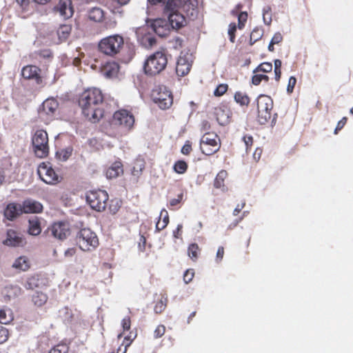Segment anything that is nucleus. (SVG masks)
I'll return each mask as SVG.
<instances>
[{
    "label": "nucleus",
    "mask_w": 353,
    "mask_h": 353,
    "mask_svg": "<svg viewBox=\"0 0 353 353\" xmlns=\"http://www.w3.org/2000/svg\"><path fill=\"white\" fill-rule=\"evenodd\" d=\"M104 97L101 90L92 88L84 90L80 95L79 105L83 115L90 121H99L104 114Z\"/></svg>",
    "instance_id": "1"
},
{
    "label": "nucleus",
    "mask_w": 353,
    "mask_h": 353,
    "mask_svg": "<svg viewBox=\"0 0 353 353\" xmlns=\"http://www.w3.org/2000/svg\"><path fill=\"white\" fill-rule=\"evenodd\" d=\"M134 122V117L130 111L120 109L114 112L110 124L116 134L122 136L128 134L133 128Z\"/></svg>",
    "instance_id": "2"
},
{
    "label": "nucleus",
    "mask_w": 353,
    "mask_h": 353,
    "mask_svg": "<svg viewBox=\"0 0 353 353\" xmlns=\"http://www.w3.org/2000/svg\"><path fill=\"white\" fill-rule=\"evenodd\" d=\"M168 64V56L164 51H157L145 61L143 71L147 76L154 77L163 72Z\"/></svg>",
    "instance_id": "3"
},
{
    "label": "nucleus",
    "mask_w": 353,
    "mask_h": 353,
    "mask_svg": "<svg viewBox=\"0 0 353 353\" xmlns=\"http://www.w3.org/2000/svg\"><path fill=\"white\" fill-rule=\"evenodd\" d=\"M76 245L84 252H92L99 245L97 234L88 228L79 230L74 239Z\"/></svg>",
    "instance_id": "4"
},
{
    "label": "nucleus",
    "mask_w": 353,
    "mask_h": 353,
    "mask_svg": "<svg viewBox=\"0 0 353 353\" xmlns=\"http://www.w3.org/2000/svg\"><path fill=\"white\" fill-rule=\"evenodd\" d=\"M124 45L123 37L113 34L102 39L98 45L99 50L104 54L114 57L119 54Z\"/></svg>",
    "instance_id": "5"
},
{
    "label": "nucleus",
    "mask_w": 353,
    "mask_h": 353,
    "mask_svg": "<svg viewBox=\"0 0 353 353\" xmlns=\"http://www.w3.org/2000/svg\"><path fill=\"white\" fill-rule=\"evenodd\" d=\"M32 150L35 156L43 159L49 154L48 135L46 131L38 130L32 138Z\"/></svg>",
    "instance_id": "6"
},
{
    "label": "nucleus",
    "mask_w": 353,
    "mask_h": 353,
    "mask_svg": "<svg viewBox=\"0 0 353 353\" xmlns=\"http://www.w3.org/2000/svg\"><path fill=\"white\" fill-rule=\"evenodd\" d=\"M257 118L261 124H265L271 119L273 108L272 99L265 94H261L256 99Z\"/></svg>",
    "instance_id": "7"
},
{
    "label": "nucleus",
    "mask_w": 353,
    "mask_h": 353,
    "mask_svg": "<svg viewBox=\"0 0 353 353\" xmlns=\"http://www.w3.org/2000/svg\"><path fill=\"white\" fill-rule=\"evenodd\" d=\"M108 198L107 192L102 190H91L86 194L88 203L98 212H102L105 209Z\"/></svg>",
    "instance_id": "8"
},
{
    "label": "nucleus",
    "mask_w": 353,
    "mask_h": 353,
    "mask_svg": "<svg viewBox=\"0 0 353 353\" xmlns=\"http://www.w3.org/2000/svg\"><path fill=\"white\" fill-rule=\"evenodd\" d=\"M153 101L162 110L168 109L173 103V97L165 86H158L152 90Z\"/></svg>",
    "instance_id": "9"
},
{
    "label": "nucleus",
    "mask_w": 353,
    "mask_h": 353,
    "mask_svg": "<svg viewBox=\"0 0 353 353\" xmlns=\"http://www.w3.org/2000/svg\"><path fill=\"white\" fill-rule=\"evenodd\" d=\"M200 148L204 154H214L221 148V141L219 136L214 133H205L201 138Z\"/></svg>",
    "instance_id": "10"
},
{
    "label": "nucleus",
    "mask_w": 353,
    "mask_h": 353,
    "mask_svg": "<svg viewBox=\"0 0 353 353\" xmlns=\"http://www.w3.org/2000/svg\"><path fill=\"white\" fill-rule=\"evenodd\" d=\"M37 173L39 178L47 184L54 185L59 182L58 174L49 162L41 163L38 166Z\"/></svg>",
    "instance_id": "11"
},
{
    "label": "nucleus",
    "mask_w": 353,
    "mask_h": 353,
    "mask_svg": "<svg viewBox=\"0 0 353 353\" xmlns=\"http://www.w3.org/2000/svg\"><path fill=\"white\" fill-rule=\"evenodd\" d=\"M40 73L41 69L32 65L24 66L21 70V74L24 79L34 80L37 84L42 83Z\"/></svg>",
    "instance_id": "12"
},
{
    "label": "nucleus",
    "mask_w": 353,
    "mask_h": 353,
    "mask_svg": "<svg viewBox=\"0 0 353 353\" xmlns=\"http://www.w3.org/2000/svg\"><path fill=\"white\" fill-rule=\"evenodd\" d=\"M58 106L59 103L56 99L53 98L47 99L43 102L39 114L41 117L46 115L47 119H50L53 117Z\"/></svg>",
    "instance_id": "13"
},
{
    "label": "nucleus",
    "mask_w": 353,
    "mask_h": 353,
    "mask_svg": "<svg viewBox=\"0 0 353 353\" xmlns=\"http://www.w3.org/2000/svg\"><path fill=\"white\" fill-rule=\"evenodd\" d=\"M214 114L217 122L220 125H224L229 123L231 111L226 105L221 104L216 107L214 108Z\"/></svg>",
    "instance_id": "14"
},
{
    "label": "nucleus",
    "mask_w": 353,
    "mask_h": 353,
    "mask_svg": "<svg viewBox=\"0 0 353 353\" xmlns=\"http://www.w3.org/2000/svg\"><path fill=\"white\" fill-rule=\"evenodd\" d=\"M52 235L59 240L65 239L70 234L67 224L63 222L54 223L50 228Z\"/></svg>",
    "instance_id": "15"
},
{
    "label": "nucleus",
    "mask_w": 353,
    "mask_h": 353,
    "mask_svg": "<svg viewBox=\"0 0 353 353\" xmlns=\"http://www.w3.org/2000/svg\"><path fill=\"white\" fill-rule=\"evenodd\" d=\"M170 24L168 22L163 19H155L152 27L154 32L161 37H164L168 35L170 32Z\"/></svg>",
    "instance_id": "16"
},
{
    "label": "nucleus",
    "mask_w": 353,
    "mask_h": 353,
    "mask_svg": "<svg viewBox=\"0 0 353 353\" xmlns=\"http://www.w3.org/2000/svg\"><path fill=\"white\" fill-rule=\"evenodd\" d=\"M21 293V289L17 285H8L1 290L3 301L9 302L18 297Z\"/></svg>",
    "instance_id": "17"
},
{
    "label": "nucleus",
    "mask_w": 353,
    "mask_h": 353,
    "mask_svg": "<svg viewBox=\"0 0 353 353\" xmlns=\"http://www.w3.org/2000/svg\"><path fill=\"white\" fill-rule=\"evenodd\" d=\"M192 64L185 56H180L176 61V72L179 77H184L190 71Z\"/></svg>",
    "instance_id": "18"
},
{
    "label": "nucleus",
    "mask_w": 353,
    "mask_h": 353,
    "mask_svg": "<svg viewBox=\"0 0 353 353\" xmlns=\"http://www.w3.org/2000/svg\"><path fill=\"white\" fill-rule=\"evenodd\" d=\"M166 17L172 29L179 30L185 26L186 23L185 17L180 12L172 13Z\"/></svg>",
    "instance_id": "19"
},
{
    "label": "nucleus",
    "mask_w": 353,
    "mask_h": 353,
    "mask_svg": "<svg viewBox=\"0 0 353 353\" xmlns=\"http://www.w3.org/2000/svg\"><path fill=\"white\" fill-rule=\"evenodd\" d=\"M3 243L12 247L21 246L23 244V239L16 231L8 230L7 232V238L3 241Z\"/></svg>",
    "instance_id": "20"
},
{
    "label": "nucleus",
    "mask_w": 353,
    "mask_h": 353,
    "mask_svg": "<svg viewBox=\"0 0 353 353\" xmlns=\"http://www.w3.org/2000/svg\"><path fill=\"white\" fill-rule=\"evenodd\" d=\"M22 213V205L15 203H9L4 210V216L10 221L14 220Z\"/></svg>",
    "instance_id": "21"
},
{
    "label": "nucleus",
    "mask_w": 353,
    "mask_h": 353,
    "mask_svg": "<svg viewBox=\"0 0 353 353\" xmlns=\"http://www.w3.org/2000/svg\"><path fill=\"white\" fill-rule=\"evenodd\" d=\"M21 205L24 213H39L43 210V205L40 202L30 199L25 200Z\"/></svg>",
    "instance_id": "22"
},
{
    "label": "nucleus",
    "mask_w": 353,
    "mask_h": 353,
    "mask_svg": "<svg viewBox=\"0 0 353 353\" xmlns=\"http://www.w3.org/2000/svg\"><path fill=\"white\" fill-rule=\"evenodd\" d=\"M57 9L64 17L69 18L72 16L74 10L72 0H59Z\"/></svg>",
    "instance_id": "23"
},
{
    "label": "nucleus",
    "mask_w": 353,
    "mask_h": 353,
    "mask_svg": "<svg viewBox=\"0 0 353 353\" xmlns=\"http://www.w3.org/2000/svg\"><path fill=\"white\" fill-rule=\"evenodd\" d=\"M123 173V164L121 161L114 162L106 170L105 175L108 179H114Z\"/></svg>",
    "instance_id": "24"
},
{
    "label": "nucleus",
    "mask_w": 353,
    "mask_h": 353,
    "mask_svg": "<svg viewBox=\"0 0 353 353\" xmlns=\"http://www.w3.org/2000/svg\"><path fill=\"white\" fill-rule=\"evenodd\" d=\"M227 176L228 172L224 170H221L214 179L213 183L214 188L220 190L221 192H226L228 188L225 185V179Z\"/></svg>",
    "instance_id": "25"
},
{
    "label": "nucleus",
    "mask_w": 353,
    "mask_h": 353,
    "mask_svg": "<svg viewBox=\"0 0 353 353\" xmlns=\"http://www.w3.org/2000/svg\"><path fill=\"white\" fill-rule=\"evenodd\" d=\"M181 0H167L164 5L163 13L168 16L172 13L179 12Z\"/></svg>",
    "instance_id": "26"
},
{
    "label": "nucleus",
    "mask_w": 353,
    "mask_h": 353,
    "mask_svg": "<svg viewBox=\"0 0 353 353\" xmlns=\"http://www.w3.org/2000/svg\"><path fill=\"white\" fill-rule=\"evenodd\" d=\"M180 10L188 16H194L196 13V5L192 0H181Z\"/></svg>",
    "instance_id": "27"
},
{
    "label": "nucleus",
    "mask_w": 353,
    "mask_h": 353,
    "mask_svg": "<svg viewBox=\"0 0 353 353\" xmlns=\"http://www.w3.org/2000/svg\"><path fill=\"white\" fill-rule=\"evenodd\" d=\"M119 65L116 62H108L102 68V72L106 77L116 76L119 72Z\"/></svg>",
    "instance_id": "28"
},
{
    "label": "nucleus",
    "mask_w": 353,
    "mask_h": 353,
    "mask_svg": "<svg viewBox=\"0 0 353 353\" xmlns=\"http://www.w3.org/2000/svg\"><path fill=\"white\" fill-rule=\"evenodd\" d=\"M48 296L46 294L37 291L32 296V302L36 307H41L48 301Z\"/></svg>",
    "instance_id": "29"
},
{
    "label": "nucleus",
    "mask_w": 353,
    "mask_h": 353,
    "mask_svg": "<svg viewBox=\"0 0 353 353\" xmlns=\"http://www.w3.org/2000/svg\"><path fill=\"white\" fill-rule=\"evenodd\" d=\"M88 19L94 22H101L104 19V12L100 8L94 7L88 11Z\"/></svg>",
    "instance_id": "30"
},
{
    "label": "nucleus",
    "mask_w": 353,
    "mask_h": 353,
    "mask_svg": "<svg viewBox=\"0 0 353 353\" xmlns=\"http://www.w3.org/2000/svg\"><path fill=\"white\" fill-rule=\"evenodd\" d=\"M169 223V214L166 210L163 209L160 213L159 220L156 224V231L160 232L165 228Z\"/></svg>",
    "instance_id": "31"
},
{
    "label": "nucleus",
    "mask_w": 353,
    "mask_h": 353,
    "mask_svg": "<svg viewBox=\"0 0 353 353\" xmlns=\"http://www.w3.org/2000/svg\"><path fill=\"white\" fill-rule=\"evenodd\" d=\"M12 267L20 270L26 271L30 268L29 260L26 256H20L15 260Z\"/></svg>",
    "instance_id": "32"
},
{
    "label": "nucleus",
    "mask_w": 353,
    "mask_h": 353,
    "mask_svg": "<svg viewBox=\"0 0 353 353\" xmlns=\"http://www.w3.org/2000/svg\"><path fill=\"white\" fill-rule=\"evenodd\" d=\"M14 319L12 312L10 309L0 310V323L8 324Z\"/></svg>",
    "instance_id": "33"
},
{
    "label": "nucleus",
    "mask_w": 353,
    "mask_h": 353,
    "mask_svg": "<svg viewBox=\"0 0 353 353\" xmlns=\"http://www.w3.org/2000/svg\"><path fill=\"white\" fill-rule=\"evenodd\" d=\"M264 30L262 27H255L251 34L250 37V45L252 46L256 41L260 40L263 36Z\"/></svg>",
    "instance_id": "34"
},
{
    "label": "nucleus",
    "mask_w": 353,
    "mask_h": 353,
    "mask_svg": "<svg viewBox=\"0 0 353 353\" xmlns=\"http://www.w3.org/2000/svg\"><path fill=\"white\" fill-rule=\"evenodd\" d=\"M234 97L235 101L241 105L248 106L250 102L248 95L240 91L236 92Z\"/></svg>",
    "instance_id": "35"
},
{
    "label": "nucleus",
    "mask_w": 353,
    "mask_h": 353,
    "mask_svg": "<svg viewBox=\"0 0 353 353\" xmlns=\"http://www.w3.org/2000/svg\"><path fill=\"white\" fill-rule=\"evenodd\" d=\"M201 253V249L196 243H191L188 249V254L193 261H196Z\"/></svg>",
    "instance_id": "36"
},
{
    "label": "nucleus",
    "mask_w": 353,
    "mask_h": 353,
    "mask_svg": "<svg viewBox=\"0 0 353 353\" xmlns=\"http://www.w3.org/2000/svg\"><path fill=\"white\" fill-rule=\"evenodd\" d=\"M41 232L40 223L37 219H32L29 221L28 232L31 235H39Z\"/></svg>",
    "instance_id": "37"
},
{
    "label": "nucleus",
    "mask_w": 353,
    "mask_h": 353,
    "mask_svg": "<svg viewBox=\"0 0 353 353\" xmlns=\"http://www.w3.org/2000/svg\"><path fill=\"white\" fill-rule=\"evenodd\" d=\"M188 165L183 160H178L176 161L174 165L173 170L175 172L179 174H183L188 170Z\"/></svg>",
    "instance_id": "38"
},
{
    "label": "nucleus",
    "mask_w": 353,
    "mask_h": 353,
    "mask_svg": "<svg viewBox=\"0 0 353 353\" xmlns=\"http://www.w3.org/2000/svg\"><path fill=\"white\" fill-rule=\"evenodd\" d=\"M167 303H168L167 297H165L164 296H161L160 300L156 303V304L154 307V312L156 314L162 313L165 310V309L167 306Z\"/></svg>",
    "instance_id": "39"
},
{
    "label": "nucleus",
    "mask_w": 353,
    "mask_h": 353,
    "mask_svg": "<svg viewBox=\"0 0 353 353\" xmlns=\"http://www.w3.org/2000/svg\"><path fill=\"white\" fill-rule=\"evenodd\" d=\"M70 27L67 25L61 26L57 30L59 38L61 41H65L70 33Z\"/></svg>",
    "instance_id": "40"
},
{
    "label": "nucleus",
    "mask_w": 353,
    "mask_h": 353,
    "mask_svg": "<svg viewBox=\"0 0 353 353\" xmlns=\"http://www.w3.org/2000/svg\"><path fill=\"white\" fill-rule=\"evenodd\" d=\"M272 70V65L270 62H263L259 64L254 70L253 73H258L260 72L268 73Z\"/></svg>",
    "instance_id": "41"
},
{
    "label": "nucleus",
    "mask_w": 353,
    "mask_h": 353,
    "mask_svg": "<svg viewBox=\"0 0 353 353\" xmlns=\"http://www.w3.org/2000/svg\"><path fill=\"white\" fill-rule=\"evenodd\" d=\"M269 77L266 74L254 73V75L252 77V83L254 85H259L261 81L268 82Z\"/></svg>",
    "instance_id": "42"
},
{
    "label": "nucleus",
    "mask_w": 353,
    "mask_h": 353,
    "mask_svg": "<svg viewBox=\"0 0 353 353\" xmlns=\"http://www.w3.org/2000/svg\"><path fill=\"white\" fill-rule=\"evenodd\" d=\"M69 346L65 343H59L50 349L49 353H68Z\"/></svg>",
    "instance_id": "43"
},
{
    "label": "nucleus",
    "mask_w": 353,
    "mask_h": 353,
    "mask_svg": "<svg viewBox=\"0 0 353 353\" xmlns=\"http://www.w3.org/2000/svg\"><path fill=\"white\" fill-rule=\"evenodd\" d=\"M263 19L265 24L270 25L272 22V8L270 6H265L263 8Z\"/></svg>",
    "instance_id": "44"
},
{
    "label": "nucleus",
    "mask_w": 353,
    "mask_h": 353,
    "mask_svg": "<svg viewBox=\"0 0 353 353\" xmlns=\"http://www.w3.org/2000/svg\"><path fill=\"white\" fill-rule=\"evenodd\" d=\"M248 13L247 12H240L237 14L238 17V29L243 30L245 26V23L248 20Z\"/></svg>",
    "instance_id": "45"
},
{
    "label": "nucleus",
    "mask_w": 353,
    "mask_h": 353,
    "mask_svg": "<svg viewBox=\"0 0 353 353\" xmlns=\"http://www.w3.org/2000/svg\"><path fill=\"white\" fill-rule=\"evenodd\" d=\"M136 336H137V334H134L133 338H132V336L130 334L129 336H125L124 341H123V344H122V345H124V347L122 350V347L120 346L118 348L117 353H126L128 347H129L131 343L132 342L133 339L136 337Z\"/></svg>",
    "instance_id": "46"
},
{
    "label": "nucleus",
    "mask_w": 353,
    "mask_h": 353,
    "mask_svg": "<svg viewBox=\"0 0 353 353\" xmlns=\"http://www.w3.org/2000/svg\"><path fill=\"white\" fill-rule=\"evenodd\" d=\"M238 28V26H236V23H230L228 26V36L230 41L232 43L235 42L236 39V32Z\"/></svg>",
    "instance_id": "47"
},
{
    "label": "nucleus",
    "mask_w": 353,
    "mask_h": 353,
    "mask_svg": "<svg viewBox=\"0 0 353 353\" xmlns=\"http://www.w3.org/2000/svg\"><path fill=\"white\" fill-rule=\"evenodd\" d=\"M15 2L21 9V13H26L30 10V0H15Z\"/></svg>",
    "instance_id": "48"
},
{
    "label": "nucleus",
    "mask_w": 353,
    "mask_h": 353,
    "mask_svg": "<svg viewBox=\"0 0 353 353\" xmlns=\"http://www.w3.org/2000/svg\"><path fill=\"white\" fill-rule=\"evenodd\" d=\"M72 149L71 148H67L58 152L57 154L59 156V159L62 161H66L72 155Z\"/></svg>",
    "instance_id": "49"
},
{
    "label": "nucleus",
    "mask_w": 353,
    "mask_h": 353,
    "mask_svg": "<svg viewBox=\"0 0 353 353\" xmlns=\"http://www.w3.org/2000/svg\"><path fill=\"white\" fill-rule=\"evenodd\" d=\"M228 90V85L226 83L219 84L214 91V95L216 97L223 96Z\"/></svg>",
    "instance_id": "50"
},
{
    "label": "nucleus",
    "mask_w": 353,
    "mask_h": 353,
    "mask_svg": "<svg viewBox=\"0 0 353 353\" xmlns=\"http://www.w3.org/2000/svg\"><path fill=\"white\" fill-rule=\"evenodd\" d=\"M243 141L245 145L246 152L248 153L249 150L251 148L252 145H253V142H254L253 137L251 135L245 134L243 137Z\"/></svg>",
    "instance_id": "51"
},
{
    "label": "nucleus",
    "mask_w": 353,
    "mask_h": 353,
    "mask_svg": "<svg viewBox=\"0 0 353 353\" xmlns=\"http://www.w3.org/2000/svg\"><path fill=\"white\" fill-rule=\"evenodd\" d=\"M194 276V271L193 269L187 270L183 274V281L185 283H190Z\"/></svg>",
    "instance_id": "52"
},
{
    "label": "nucleus",
    "mask_w": 353,
    "mask_h": 353,
    "mask_svg": "<svg viewBox=\"0 0 353 353\" xmlns=\"http://www.w3.org/2000/svg\"><path fill=\"white\" fill-rule=\"evenodd\" d=\"M120 207L119 201L112 200L109 205V210L112 214H115L119 211Z\"/></svg>",
    "instance_id": "53"
},
{
    "label": "nucleus",
    "mask_w": 353,
    "mask_h": 353,
    "mask_svg": "<svg viewBox=\"0 0 353 353\" xmlns=\"http://www.w3.org/2000/svg\"><path fill=\"white\" fill-rule=\"evenodd\" d=\"M165 332V327L163 325H159L154 332V336L155 339H158L164 335Z\"/></svg>",
    "instance_id": "54"
},
{
    "label": "nucleus",
    "mask_w": 353,
    "mask_h": 353,
    "mask_svg": "<svg viewBox=\"0 0 353 353\" xmlns=\"http://www.w3.org/2000/svg\"><path fill=\"white\" fill-rule=\"evenodd\" d=\"M8 330L6 327H1L0 328V344L6 342L8 339Z\"/></svg>",
    "instance_id": "55"
},
{
    "label": "nucleus",
    "mask_w": 353,
    "mask_h": 353,
    "mask_svg": "<svg viewBox=\"0 0 353 353\" xmlns=\"http://www.w3.org/2000/svg\"><path fill=\"white\" fill-rule=\"evenodd\" d=\"M296 83V79L294 77H290L288 80V83L287 86V92L289 94L293 92L294 88Z\"/></svg>",
    "instance_id": "56"
},
{
    "label": "nucleus",
    "mask_w": 353,
    "mask_h": 353,
    "mask_svg": "<svg viewBox=\"0 0 353 353\" xmlns=\"http://www.w3.org/2000/svg\"><path fill=\"white\" fill-rule=\"evenodd\" d=\"M121 325L123 330V332L128 331L131 327V319L130 316H125L122 319Z\"/></svg>",
    "instance_id": "57"
},
{
    "label": "nucleus",
    "mask_w": 353,
    "mask_h": 353,
    "mask_svg": "<svg viewBox=\"0 0 353 353\" xmlns=\"http://www.w3.org/2000/svg\"><path fill=\"white\" fill-rule=\"evenodd\" d=\"M183 193L181 192L177 195V198L172 199L170 201L169 205L170 207H175L179 205L183 200Z\"/></svg>",
    "instance_id": "58"
},
{
    "label": "nucleus",
    "mask_w": 353,
    "mask_h": 353,
    "mask_svg": "<svg viewBox=\"0 0 353 353\" xmlns=\"http://www.w3.org/2000/svg\"><path fill=\"white\" fill-rule=\"evenodd\" d=\"M192 144L190 141H187L181 148V153L188 155L192 151Z\"/></svg>",
    "instance_id": "59"
},
{
    "label": "nucleus",
    "mask_w": 353,
    "mask_h": 353,
    "mask_svg": "<svg viewBox=\"0 0 353 353\" xmlns=\"http://www.w3.org/2000/svg\"><path fill=\"white\" fill-rule=\"evenodd\" d=\"M347 118L346 117H343L337 123L336 127L334 130V134H337L346 124Z\"/></svg>",
    "instance_id": "60"
},
{
    "label": "nucleus",
    "mask_w": 353,
    "mask_h": 353,
    "mask_svg": "<svg viewBox=\"0 0 353 353\" xmlns=\"http://www.w3.org/2000/svg\"><path fill=\"white\" fill-rule=\"evenodd\" d=\"M283 41V36L280 32H276L270 41L274 44H279Z\"/></svg>",
    "instance_id": "61"
},
{
    "label": "nucleus",
    "mask_w": 353,
    "mask_h": 353,
    "mask_svg": "<svg viewBox=\"0 0 353 353\" xmlns=\"http://www.w3.org/2000/svg\"><path fill=\"white\" fill-rule=\"evenodd\" d=\"M224 256V248L223 246H220L218 248L216 256V261L219 263L221 262Z\"/></svg>",
    "instance_id": "62"
},
{
    "label": "nucleus",
    "mask_w": 353,
    "mask_h": 353,
    "mask_svg": "<svg viewBox=\"0 0 353 353\" xmlns=\"http://www.w3.org/2000/svg\"><path fill=\"white\" fill-rule=\"evenodd\" d=\"M263 150L261 148H256L253 153V159L256 162H258L261 157Z\"/></svg>",
    "instance_id": "63"
},
{
    "label": "nucleus",
    "mask_w": 353,
    "mask_h": 353,
    "mask_svg": "<svg viewBox=\"0 0 353 353\" xmlns=\"http://www.w3.org/2000/svg\"><path fill=\"white\" fill-rule=\"evenodd\" d=\"M39 57L42 58H50L52 57V52L50 50H43L37 52Z\"/></svg>",
    "instance_id": "64"
}]
</instances>
